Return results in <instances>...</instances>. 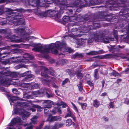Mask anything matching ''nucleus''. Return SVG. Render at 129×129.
Here are the masks:
<instances>
[{
    "label": "nucleus",
    "instance_id": "obj_1",
    "mask_svg": "<svg viewBox=\"0 0 129 129\" xmlns=\"http://www.w3.org/2000/svg\"><path fill=\"white\" fill-rule=\"evenodd\" d=\"M66 44L64 42L61 43L57 41L55 44L52 43L49 45L42 46L40 45H36L32 50L33 51L42 53H48L51 52L52 54H56L58 53L57 49L63 52H68L71 53L73 52V50L71 48L66 47Z\"/></svg>",
    "mask_w": 129,
    "mask_h": 129
},
{
    "label": "nucleus",
    "instance_id": "obj_2",
    "mask_svg": "<svg viewBox=\"0 0 129 129\" xmlns=\"http://www.w3.org/2000/svg\"><path fill=\"white\" fill-rule=\"evenodd\" d=\"M6 76H10L13 78L16 77L17 75L15 72L12 73L6 69L0 72V83L3 86H8L11 84L13 79L10 78L9 77H7Z\"/></svg>",
    "mask_w": 129,
    "mask_h": 129
},
{
    "label": "nucleus",
    "instance_id": "obj_3",
    "mask_svg": "<svg viewBox=\"0 0 129 129\" xmlns=\"http://www.w3.org/2000/svg\"><path fill=\"white\" fill-rule=\"evenodd\" d=\"M25 11L24 9L21 8H17L13 10L8 8H2L0 10V15L3 13L5 11H6L7 12L6 14L7 20L10 21H11L13 20L15 21H16V19H18V17H20V18H21L23 17V16L21 14L15 15L14 14H13V13H14L13 11H17L18 12L22 13L24 12Z\"/></svg>",
    "mask_w": 129,
    "mask_h": 129
},
{
    "label": "nucleus",
    "instance_id": "obj_4",
    "mask_svg": "<svg viewBox=\"0 0 129 129\" xmlns=\"http://www.w3.org/2000/svg\"><path fill=\"white\" fill-rule=\"evenodd\" d=\"M13 31L14 33H17L18 35H20L21 38L19 39L18 36L13 35L9 38L10 41L12 42H24L25 40L28 41L30 39L34 38L33 36L26 37L25 36L26 35L25 34V29H24L17 28L14 29Z\"/></svg>",
    "mask_w": 129,
    "mask_h": 129
},
{
    "label": "nucleus",
    "instance_id": "obj_5",
    "mask_svg": "<svg viewBox=\"0 0 129 129\" xmlns=\"http://www.w3.org/2000/svg\"><path fill=\"white\" fill-rule=\"evenodd\" d=\"M28 103L24 102H17L16 103L17 108H15L12 112V115H13L16 114H19L20 115H25L26 113L25 111L22 108H19V106L22 107H26L27 109L30 110L32 112H35L36 111V109L33 108H32L28 105Z\"/></svg>",
    "mask_w": 129,
    "mask_h": 129
},
{
    "label": "nucleus",
    "instance_id": "obj_6",
    "mask_svg": "<svg viewBox=\"0 0 129 129\" xmlns=\"http://www.w3.org/2000/svg\"><path fill=\"white\" fill-rule=\"evenodd\" d=\"M40 69L42 71L41 73V76L45 78H47L48 79V81L49 82H52L54 81L55 78L53 77H50L47 74H48L53 76H55V74L53 72L49 71V70L43 66H41L40 67Z\"/></svg>",
    "mask_w": 129,
    "mask_h": 129
},
{
    "label": "nucleus",
    "instance_id": "obj_7",
    "mask_svg": "<svg viewBox=\"0 0 129 129\" xmlns=\"http://www.w3.org/2000/svg\"><path fill=\"white\" fill-rule=\"evenodd\" d=\"M96 19H94L93 20H89L87 23V27H85L83 28L82 31H84L86 32L89 31L92 29L99 28L100 26V24L98 21H96Z\"/></svg>",
    "mask_w": 129,
    "mask_h": 129
},
{
    "label": "nucleus",
    "instance_id": "obj_8",
    "mask_svg": "<svg viewBox=\"0 0 129 129\" xmlns=\"http://www.w3.org/2000/svg\"><path fill=\"white\" fill-rule=\"evenodd\" d=\"M98 34L97 36L98 37H95V40L97 42H103L105 43H109V40L110 41H113L114 40V38L112 37L104 38V34L102 31L100 32Z\"/></svg>",
    "mask_w": 129,
    "mask_h": 129
},
{
    "label": "nucleus",
    "instance_id": "obj_9",
    "mask_svg": "<svg viewBox=\"0 0 129 129\" xmlns=\"http://www.w3.org/2000/svg\"><path fill=\"white\" fill-rule=\"evenodd\" d=\"M63 10L60 9L58 13L56 12L55 11L53 10L49 12L48 13L50 15V16L52 17L56 20L58 21L60 18L61 15L63 13Z\"/></svg>",
    "mask_w": 129,
    "mask_h": 129
},
{
    "label": "nucleus",
    "instance_id": "obj_10",
    "mask_svg": "<svg viewBox=\"0 0 129 129\" xmlns=\"http://www.w3.org/2000/svg\"><path fill=\"white\" fill-rule=\"evenodd\" d=\"M82 2L81 0H72L70 2L69 5L67 4L65 1L61 3L63 5L66 6L67 7H73L79 6L81 7V5L82 4Z\"/></svg>",
    "mask_w": 129,
    "mask_h": 129
},
{
    "label": "nucleus",
    "instance_id": "obj_11",
    "mask_svg": "<svg viewBox=\"0 0 129 129\" xmlns=\"http://www.w3.org/2000/svg\"><path fill=\"white\" fill-rule=\"evenodd\" d=\"M86 3L84 5H82V7H87L91 5H96L100 4L101 0H84Z\"/></svg>",
    "mask_w": 129,
    "mask_h": 129
},
{
    "label": "nucleus",
    "instance_id": "obj_12",
    "mask_svg": "<svg viewBox=\"0 0 129 129\" xmlns=\"http://www.w3.org/2000/svg\"><path fill=\"white\" fill-rule=\"evenodd\" d=\"M75 25L76 24L74 23L69 24L68 27V31L74 32L81 29V27L80 26Z\"/></svg>",
    "mask_w": 129,
    "mask_h": 129
},
{
    "label": "nucleus",
    "instance_id": "obj_13",
    "mask_svg": "<svg viewBox=\"0 0 129 129\" xmlns=\"http://www.w3.org/2000/svg\"><path fill=\"white\" fill-rule=\"evenodd\" d=\"M64 125V124L63 123H57L53 127L51 126H46L43 129H58L59 128L62 127ZM41 128V127L40 126L37 127L36 129H40Z\"/></svg>",
    "mask_w": 129,
    "mask_h": 129
},
{
    "label": "nucleus",
    "instance_id": "obj_14",
    "mask_svg": "<svg viewBox=\"0 0 129 129\" xmlns=\"http://www.w3.org/2000/svg\"><path fill=\"white\" fill-rule=\"evenodd\" d=\"M122 12L123 14H121V18L125 17L127 18L129 17V8H127L126 7H124ZM125 18H121V21H123V19H124Z\"/></svg>",
    "mask_w": 129,
    "mask_h": 129
},
{
    "label": "nucleus",
    "instance_id": "obj_15",
    "mask_svg": "<svg viewBox=\"0 0 129 129\" xmlns=\"http://www.w3.org/2000/svg\"><path fill=\"white\" fill-rule=\"evenodd\" d=\"M98 35V33H91L90 35V37L87 40L88 43H92L93 42L94 39L95 41H96L95 40V37H98L97 36Z\"/></svg>",
    "mask_w": 129,
    "mask_h": 129
},
{
    "label": "nucleus",
    "instance_id": "obj_16",
    "mask_svg": "<svg viewBox=\"0 0 129 129\" xmlns=\"http://www.w3.org/2000/svg\"><path fill=\"white\" fill-rule=\"evenodd\" d=\"M61 118L59 116H52L49 115L47 119V121H49L51 122L53 121H60L61 120Z\"/></svg>",
    "mask_w": 129,
    "mask_h": 129
},
{
    "label": "nucleus",
    "instance_id": "obj_17",
    "mask_svg": "<svg viewBox=\"0 0 129 129\" xmlns=\"http://www.w3.org/2000/svg\"><path fill=\"white\" fill-rule=\"evenodd\" d=\"M53 104V102L49 100H45L43 103V106L45 108H50L51 106Z\"/></svg>",
    "mask_w": 129,
    "mask_h": 129
},
{
    "label": "nucleus",
    "instance_id": "obj_18",
    "mask_svg": "<svg viewBox=\"0 0 129 129\" xmlns=\"http://www.w3.org/2000/svg\"><path fill=\"white\" fill-rule=\"evenodd\" d=\"M21 119L19 117H17L16 118H14L12 120L10 123L9 124V126H10L13 125L16 123L21 122Z\"/></svg>",
    "mask_w": 129,
    "mask_h": 129
},
{
    "label": "nucleus",
    "instance_id": "obj_19",
    "mask_svg": "<svg viewBox=\"0 0 129 129\" xmlns=\"http://www.w3.org/2000/svg\"><path fill=\"white\" fill-rule=\"evenodd\" d=\"M21 57H18L14 58V60L13 61L16 63L23 62L24 63H26L28 61L27 59H22Z\"/></svg>",
    "mask_w": 129,
    "mask_h": 129
},
{
    "label": "nucleus",
    "instance_id": "obj_20",
    "mask_svg": "<svg viewBox=\"0 0 129 129\" xmlns=\"http://www.w3.org/2000/svg\"><path fill=\"white\" fill-rule=\"evenodd\" d=\"M23 17L21 18H20V17H18L17 19H16V21H13V23H17V25L23 24L24 23V21L23 19Z\"/></svg>",
    "mask_w": 129,
    "mask_h": 129
},
{
    "label": "nucleus",
    "instance_id": "obj_21",
    "mask_svg": "<svg viewBox=\"0 0 129 129\" xmlns=\"http://www.w3.org/2000/svg\"><path fill=\"white\" fill-rule=\"evenodd\" d=\"M83 35V34H82L76 35L73 34H70L68 35L67 36L66 35H64L63 37L64 38L67 39L68 38H72L76 39V37H81L82 35Z\"/></svg>",
    "mask_w": 129,
    "mask_h": 129
},
{
    "label": "nucleus",
    "instance_id": "obj_22",
    "mask_svg": "<svg viewBox=\"0 0 129 129\" xmlns=\"http://www.w3.org/2000/svg\"><path fill=\"white\" fill-rule=\"evenodd\" d=\"M104 52L103 50H100L98 51H91L89 52L86 53L88 55H95L98 54H101L103 53Z\"/></svg>",
    "mask_w": 129,
    "mask_h": 129
},
{
    "label": "nucleus",
    "instance_id": "obj_23",
    "mask_svg": "<svg viewBox=\"0 0 129 129\" xmlns=\"http://www.w3.org/2000/svg\"><path fill=\"white\" fill-rule=\"evenodd\" d=\"M34 57L33 56H31L27 53H25L23 56L22 59H27L28 60V61L27 63L30 62L29 60V59L31 60L34 59Z\"/></svg>",
    "mask_w": 129,
    "mask_h": 129
},
{
    "label": "nucleus",
    "instance_id": "obj_24",
    "mask_svg": "<svg viewBox=\"0 0 129 129\" xmlns=\"http://www.w3.org/2000/svg\"><path fill=\"white\" fill-rule=\"evenodd\" d=\"M108 3L111 5H115L116 4L118 5V4L120 3L121 2V0H108Z\"/></svg>",
    "mask_w": 129,
    "mask_h": 129
},
{
    "label": "nucleus",
    "instance_id": "obj_25",
    "mask_svg": "<svg viewBox=\"0 0 129 129\" xmlns=\"http://www.w3.org/2000/svg\"><path fill=\"white\" fill-rule=\"evenodd\" d=\"M67 111L68 112V113L65 116V118H66L68 117H71L73 118L74 121H75L76 120L75 118L74 117L73 113L71 112L69 109L68 108L67 109Z\"/></svg>",
    "mask_w": 129,
    "mask_h": 129
},
{
    "label": "nucleus",
    "instance_id": "obj_26",
    "mask_svg": "<svg viewBox=\"0 0 129 129\" xmlns=\"http://www.w3.org/2000/svg\"><path fill=\"white\" fill-rule=\"evenodd\" d=\"M69 22V17L68 16H64L61 20V23L64 25H65L66 23Z\"/></svg>",
    "mask_w": 129,
    "mask_h": 129
},
{
    "label": "nucleus",
    "instance_id": "obj_27",
    "mask_svg": "<svg viewBox=\"0 0 129 129\" xmlns=\"http://www.w3.org/2000/svg\"><path fill=\"white\" fill-rule=\"evenodd\" d=\"M28 74V76H26L24 79V81H30L34 79L35 77L34 75L32 74Z\"/></svg>",
    "mask_w": 129,
    "mask_h": 129
},
{
    "label": "nucleus",
    "instance_id": "obj_28",
    "mask_svg": "<svg viewBox=\"0 0 129 129\" xmlns=\"http://www.w3.org/2000/svg\"><path fill=\"white\" fill-rule=\"evenodd\" d=\"M9 100L10 104L11 105L12 104L11 103H14L13 102L14 101L18 100H20V99L18 97L12 96L10 97Z\"/></svg>",
    "mask_w": 129,
    "mask_h": 129
},
{
    "label": "nucleus",
    "instance_id": "obj_29",
    "mask_svg": "<svg viewBox=\"0 0 129 129\" xmlns=\"http://www.w3.org/2000/svg\"><path fill=\"white\" fill-rule=\"evenodd\" d=\"M111 76H113L114 77H118L120 76V75L115 71H113V72L109 74Z\"/></svg>",
    "mask_w": 129,
    "mask_h": 129
},
{
    "label": "nucleus",
    "instance_id": "obj_30",
    "mask_svg": "<svg viewBox=\"0 0 129 129\" xmlns=\"http://www.w3.org/2000/svg\"><path fill=\"white\" fill-rule=\"evenodd\" d=\"M121 48V47L119 45L118 46L116 47L115 48L113 47H111L110 49V50L111 52H112L115 51H118Z\"/></svg>",
    "mask_w": 129,
    "mask_h": 129
},
{
    "label": "nucleus",
    "instance_id": "obj_31",
    "mask_svg": "<svg viewBox=\"0 0 129 129\" xmlns=\"http://www.w3.org/2000/svg\"><path fill=\"white\" fill-rule=\"evenodd\" d=\"M93 105L94 107L98 108L100 105V103L97 100H95L93 101Z\"/></svg>",
    "mask_w": 129,
    "mask_h": 129
},
{
    "label": "nucleus",
    "instance_id": "obj_32",
    "mask_svg": "<svg viewBox=\"0 0 129 129\" xmlns=\"http://www.w3.org/2000/svg\"><path fill=\"white\" fill-rule=\"evenodd\" d=\"M83 56V54L82 53L79 54L76 53L72 56V58L75 59L77 57L82 58Z\"/></svg>",
    "mask_w": 129,
    "mask_h": 129
},
{
    "label": "nucleus",
    "instance_id": "obj_33",
    "mask_svg": "<svg viewBox=\"0 0 129 129\" xmlns=\"http://www.w3.org/2000/svg\"><path fill=\"white\" fill-rule=\"evenodd\" d=\"M121 55L120 54H114L113 55L112 54H109L107 55L106 56L107 57L111 58L113 57V56H115L116 57H120Z\"/></svg>",
    "mask_w": 129,
    "mask_h": 129
},
{
    "label": "nucleus",
    "instance_id": "obj_34",
    "mask_svg": "<svg viewBox=\"0 0 129 129\" xmlns=\"http://www.w3.org/2000/svg\"><path fill=\"white\" fill-rule=\"evenodd\" d=\"M79 105L81 106L82 109L83 110H84L86 108L87 104L86 103H81L79 102H77Z\"/></svg>",
    "mask_w": 129,
    "mask_h": 129
},
{
    "label": "nucleus",
    "instance_id": "obj_35",
    "mask_svg": "<svg viewBox=\"0 0 129 129\" xmlns=\"http://www.w3.org/2000/svg\"><path fill=\"white\" fill-rule=\"evenodd\" d=\"M82 81H81L79 82V84L77 85L78 87L79 90V91L82 92L83 90V89L82 85Z\"/></svg>",
    "mask_w": 129,
    "mask_h": 129
},
{
    "label": "nucleus",
    "instance_id": "obj_36",
    "mask_svg": "<svg viewBox=\"0 0 129 129\" xmlns=\"http://www.w3.org/2000/svg\"><path fill=\"white\" fill-rule=\"evenodd\" d=\"M46 97L48 98H53L54 97V94L52 92H46Z\"/></svg>",
    "mask_w": 129,
    "mask_h": 129
},
{
    "label": "nucleus",
    "instance_id": "obj_37",
    "mask_svg": "<svg viewBox=\"0 0 129 129\" xmlns=\"http://www.w3.org/2000/svg\"><path fill=\"white\" fill-rule=\"evenodd\" d=\"M24 126H27L26 128V129H33V125H32L31 123L30 122L29 124H24Z\"/></svg>",
    "mask_w": 129,
    "mask_h": 129
},
{
    "label": "nucleus",
    "instance_id": "obj_38",
    "mask_svg": "<svg viewBox=\"0 0 129 129\" xmlns=\"http://www.w3.org/2000/svg\"><path fill=\"white\" fill-rule=\"evenodd\" d=\"M108 17H109L107 16H102V17L103 18H105V20L107 21H112V20H113L114 19H115V18H111V17L108 18Z\"/></svg>",
    "mask_w": 129,
    "mask_h": 129
},
{
    "label": "nucleus",
    "instance_id": "obj_39",
    "mask_svg": "<svg viewBox=\"0 0 129 129\" xmlns=\"http://www.w3.org/2000/svg\"><path fill=\"white\" fill-rule=\"evenodd\" d=\"M72 124V121L70 119H68L66 121V125L68 126H69Z\"/></svg>",
    "mask_w": 129,
    "mask_h": 129
},
{
    "label": "nucleus",
    "instance_id": "obj_40",
    "mask_svg": "<svg viewBox=\"0 0 129 129\" xmlns=\"http://www.w3.org/2000/svg\"><path fill=\"white\" fill-rule=\"evenodd\" d=\"M37 118L38 117L37 116H34L31 119L32 122L34 124H35L37 123Z\"/></svg>",
    "mask_w": 129,
    "mask_h": 129
},
{
    "label": "nucleus",
    "instance_id": "obj_41",
    "mask_svg": "<svg viewBox=\"0 0 129 129\" xmlns=\"http://www.w3.org/2000/svg\"><path fill=\"white\" fill-rule=\"evenodd\" d=\"M77 77L79 79H82L83 77V75L81 73L78 72L77 74Z\"/></svg>",
    "mask_w": 129,
    "mask_h": 129
},
{
    "label": "nucleus",
    "instance_id": "obj_42",
    "mask_svg": "<svg viewBox=\"0 0 129 129\" xmlns=\"http://www.w3.org/2000/svg\"><path fill=\"white\" fill-rule=\"evenodd\" d=\"M9 54L8 53H0V58L2 59V58H4Z\"/></svg>",
    "mask_w": 129,
    "mask_h": 129
},
{
    "label": "nucleus",
    "instance_id": "obj_43",
    "mask_svg": "<svg viewBox=\"0 0 129 129\" xmlns=\"http://www.w3.org/2000/svg\"><path fill=\"white\" fill-rule=\"evenodd\" d=\"M31 73L30 71H28L21 74V76L22 77L26 76H28V74H30Z\"/></svg>",
    "mask_w": 129,
    "mask_h": 129
},
{
    "label": "nucleus",
    "instance_id": "obj_44",
    "mask_svg": "<svg viewBox=\"0 0 129 129\" xmlns=\"http://www.w3.org/2000/svg\"><path fill=\"white\" fill-rule=\"evenodd\" d=\"M7 22L6 19L5 18H3L0 21V24L2 25H4Z\"/></svg>",
    "mask_w": 129,
    "mask_h": 129
},
{
    "label": "nucleus",
    "instance_id": "obj_45",
    "mask_svg": "<svg viewBox=\"0 0 129 129\" xmlns=\"http://www.w3.org/2000/svg\"><path fill=\"white\" fill-rule=\"evenodd\" d=\"M44 107V112L45 114V116H47V115L49 113V110L48 109L49 108H45V107Z\"/></svg>",
    "mask_w": 129,
    "mask_h": 129
},
{
    "label": "nucleus",
    "instance_id": "obj_46",
    "mask_svg": "<svg viewBox=\"0 0 129 129\" xmlns=\"http://www.w3.org/2000/svg\"><path fill=\"white\" fill-rule=\"evenodd\" d=\"M69 21L70 22L74 21L77 19L76 18L75 16H71L69 17Z\"/></svg>",
    "mask_w": 129,
    "mask_h": 129
},
{
    "label": "nucleus",
    "instance_id": "obj_47",
    "mask_svg": "<svg viewBox=\"0 0 129 129\" xmlns=\"http://www.w3.org/2000/svg\"><path fill=\"white\" fill-rule=\"evenodd\" d=\"M117 31L116 30H114V32L113 33V35L114 36V37L115 38V39L116 40V41L115 42H117V40L118 39H117Z\"/></svg>",
    "mask_w": 129,
    "mask_h": 129
},
{
    "label": "nucleus",
    "instance_id": "obj_48",
    "mask_svg": "<svg viewBox=\"0 0 129 129\" xmlns=\"http://www.w3.org/2000/svg\"><path fill=\"white\" fill-rule=\"evenodd\" d=\"M37 108V110L38 112H40L42 110V108L39 105H37L36 106Z\"/></svg>",
    "mask_w": 129,
    "mask_h": 129
},
{
    "label": "nucleus",
    "instance_id": "obj_49",
    "mask_svg": "<svg viewBox=\"0 0 129 129\" xmlns=\"http://www.w3.org/2000/svg\"><path fill=\"white\" fill-rule=\"evenodd\" d=\"M31 87L34 89L37 88L39 87V85L37 83H35Z\"/></svg>",
    "mask_w": 129,
    "mask_h": 129
},
{
    "label": "nucleus",
    "instance_id": "obj_50",
    "mask_svg": "<svg viewBox=\"0 0 129 129\" xmlns=\"http://www.w3.org/2000/svg\"><path fill=\"white\" fill-rule=\"evenodd\" d=\"M87 41L86 39H83L81 40V42H80V45H82L86 43Z\"/></svg>",
    "mask_w": 129,
    "mask_h": 129
},
{
    "label": "nucleus",
    "instance_id": "obj_51",
    "mask_svg": "<svg viewBox=\"0 0 129 129\" xmlns=\"http://www.w3.org/2000/svg\"><path fill=\"white\" fill-rule=\"evenodd\" d=\"M71 104L73 105L74 110L77 112L78 113L79 111L77 107L72 102H71Z\"/></svg>",
    "mask_w": 129,
    "mask_h": 129
},
{
    "label": "nucleus",
    "instance_id": "obj_52",
    "mask_svg": "<svg viewBox=\"0 0 129 129\" xmlns=\"http://www.w3.org/2000/svg\"><path fill=\"white\" fill-rule=\"evenodd\" d=\"M12 50L14 53H18L19 52V50L18 49H14Z\"/></svg>",
    "mask_w": 129,
    "mask_h": 129
},
{
    "label": "nucleus",
    "instance_id": "obj_53",
    "mask_svg": "<svg viewBox=\"0 0 129 129\" xmlns=\"http://www.w3.org/2000/svg\"><path fill=\"white\" fill-rule=\"evenodd\" d=\"M61 104L62 105V106L61 107L62 108H65L67 106V105L66 103L62 102H61Z\"/></svg>",
    "mask_w": 129,
    "mask_h": 129
},
{
    "label": "nucleus",
    "instance_id": "obj_54",
    "mask_svg": "<svg viewBox=\"0 0 129 129\" xmlns=\"http://www.w3.org/2000/svg\"><path fill=\"white\" fill-rule=\"evenodd\" d=\"M69 81V79L68 78H66L63 81L62 84L64 85L66 84L68 81Z\"/></svg>",
    "mask_w": 129,
    "mask_h": 129
},
{
    "label": "nucleus",
    "instance_id": "obj_55",
    "mask_svg": "<svg viewBox=\"0 0 129 129\" xmlns=\"http://www.w3.org/2000/svg\"><path fill=\"white\" fill-rule=\"evenodd\" d=\"M23 67L22 65H18L16 66L15 67V68L16 69H18Z\"/></svg>",
    "mask_w": 129,
    "mask_h": 129
},
{
    "label": "nucleus",
    "instance_id": "obj_56",
    "mask_svg": "<svg viewBox=\"0 0 129 129\" xmlns=\"http://www.w3.org/2000/svg\"><path fill=\"white\" fill-rule=\"evenodd\" d=\"M114 102H111L110 103L109 106L111 108H113L114 105Z\"/></svg>",
    "mask_w": 129,
    "mask_h": 129
},
{
    "label": "nucleus",
    "instance_id": "obj_57",
    "mask_svg": "<svg viewBox=\"0 0 129 129\" xmlns=\"http://www.w3.org/2000/svg\"><path fill=\"white\" fill-rule=\"evenodd\" d=\"M24 84V85L25 87L28 88L29 87L30 85V83H23Z\"/></svg>",
    "mask_w": 129,
    "mask_h": 129
},
{
    "label": "nucleus",
    "instance_id": "obj_58",
    "mask_svg": "<svg viewBox=\"0 0 129 129\" xmlns=\"http://www.w3.org/2000/svg\"><path fill=\"white\" fill-rule=\"evenodd\" d=\"M95 58L99 59H102L104 58L105 57L103 55H100L96 56Z\"/></svg>",
    "mask_w": 129,
    "mask_h": 129
},
{
    "label": "nucleus",
    "instance_id": "obj_59",
    "mask_svg": "<svg viewBox=\"0 0 129 129\" xmlns=\"http://www.w3.org/2000/svg\"><path fill=\"white\" fill-rule=\"evenodd\" d=\"M6 29H0V33L2 34L4 33H6Z\"/></svg>",
    "mask_w": 129,
    "mask_h": 129
},
{
    "label": "nucleus",
    "instance_id": "obj_60",
    "mask_svg": "<svg viewBox=\"0 0 129 129\" xmlns=\"http://www.w3.org/2000/svg\"><path fill=\"white\" fill-rule=\"evenodd\" d=\"M126 37H125V36H124V37H122V38L121 37V39L122 38H124L126 40H127V41H128V39L129 38V37L128 35H126ZM123 37V36H122L121 35V37Z\"/></svg>",
    "mask_w": 129,
    "mask_h": 129
},
{
    "label": "nucleus",
    "instance_id": "obj_61",
    "mask_svg": "<svg viewBox=\"0 0 129 129\" xmlns=\"http://www.w3.org/2000/svg\"><path fill=\"white\" fill-rule=\"evenodd\" d=\"M12 90L14 93L15 94H17L18 93H17V92H18V90L16 88H14L12 89Z\"/></svg>",
    "mask_w": 129,
    "mask_h": 129
},
{
    "label": "nucleus",
    "instance_id": "obj_62",
    "mask_svg": "<svg viewBox=\"0 0 129 129\" xmlns=\"http://www.w3.org/2000/svg\"><path fill=\"white\" fill-rule=\"evenodd\" d=\"M124 103L126 104H128L129 103V100L128 99H124Z\"/></svg>",
    "mask_w": 129,
    "mask_h": 129
},
{
    "label": "nucleus",
    "instance_id": "obj_63",
    "mask_svg": "<svg viewBox=\"0 0 129 129\" xmlns=\"http://www.w3.org/2000/svg\"><path fill=\"white\" fill-rule=\"evenodd\" d=\"M87 83L89 85L91 86H93V84L90 81H88L87 82Z\"/></svg>",
    "mask_w": 129,
    "mask_h": 129
},
{
    "label": "nucleus",
    "instance_id": "obj_64",
    "mask_svg": "<svg viewBox=\"0 0 129 129\" xmlns=\"http://www.w3.org/2000/svg\"><path fill=\"white\" fill-rule=\"evenodd\" d=\"M63 64H64L66 63L67 62V60H66L63 59L61 60Z\"/></svg>",
    "mask_w": 129,
    "mask_h": 129
}]
</instances>
